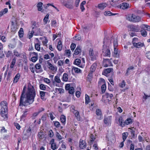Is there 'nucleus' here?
Listing matches in <instances>:
<instances>
[{
  "instance_id": "nucleus-1",
  "label": "nucleus",
  "mask_w": 150,
  "mask_h": 150,
  "mask_svg": "<svg viewBox=\"0 0 150 150\" xmlns=\"http://www.w3.org/2000/svg\"><path fill=\"white\" fill-rule=\"evenodd\" d=\"M35 95V92L33 86L28 85L25 96H24L22 101L20 102L19 106H27L32 104L34 101Z\"/></svg>"
},
{
  "instance_id": "nucleus-2",
  "label": "nucleus",
  "mask_w": 150,
  "mask_h": 150,
  "mask_svg": "<svg viewBox=\"0 0 150 150\" xmlns=\"http://www.w3.org/2000/svg\"><path fill=\"white\" fill-rule=\"evenodd\" d=\"M7 104L6 101H3L0 104V113L1 116L4 118L7 117Z\"/></svg>"
},
{
  "instance_id": "nucleus-3",
  "label": "nucleus",
  "mask_w": 150,
  "mask_h": 150,
  "mask_svg": "<svg viewBox=\"0 0 150 150\" xmlns=\"http://www.w3.org/2000/svg\"><path fill=\"white\" fill-rule=\"evenodd\" d=\"M138 39L134 38L133 39L132 42L133 46L137 48H140L142 47H143L144 45V44L143 43L137 42Z\"/></svg>"
},
{
  "instance_id": "nucleus-4",
  "label": "nucleus",
  "mask_w": 150,
  "mask_h": 150,
  "mask_svg": "<svg viewBox=\"0 0 150 150\" xmlns=\"http://www.w3.org/2000/svg\"><path fill=\"white\" fill-rule=\"evenodd\" d=\"M103 54L104 56L110 57V51L108 47L106 46H103Z\"/></svg>"
},
{
  "instance_id": "nucleus-5",
  "label": "nucleus",
  "mask_w": 150,
  "mask_h": 150,
  "mask_svg": "<svg viewBox=\"0 0 150 150\" xmlns=\"http://www.w3.org/2000/svg\"><path fill=\"white\" fill-rule=\"evenodd\" d=\"M65 6L69 9H73L74 8L73 1L72 0H69L66 2L64 4Z\"/></svg>"
},
{
  "instance_id": "nucleus-6",
  "label": "nucleus",
  "mask_w": 150,
  "mask_h": 150,
  "mask_svg": "<svg viewBox=\"0 0 150 150\" xmlns=\"http://www.w3.org/2000/svg\"><path fill=\"white\" fill-rule=\"evenodd\" d=\"M47 64L48 68L52 71H57V67L56 66H54L53 65L49 62V60L47 61Z\"/></svg>"
},
{
  "instance_id": "nucleus-7",
  "label": "nucleus",
  "mask_w": 150,
  "mask_h": 150,
  "mask_svg": "<svg viewBox=\"0 0 150 150\" xmlns=\"http://www.w3.org/2000/svg\"><path fill=\"white\" fill-rule=\"evenodd\" d=\"M96 114L97 115V118L98 120H101L103 119V116L101 110L98 109L96 110Z\"/></svg>"
},
{
  "instance_id": "nucleus-8",
  "label": "nucleus",
  "mask_w": 150,
  "mask_h": 150,
  "mask_svg": "<svg viewBox=\"0 0 150 150\" xmlns=\"http://www.w3.org/2000/svg\"><path fill=\"white\" fill-rule=\"evenodd\" d=\"M130 28L132 31L136 32L139 31L140 29L139 26L138 25H131L130 26Z\"/></svg>"
},
{
  "instance_id": "nucleus-9",
  "label": "nucleus",
  "mask_w": 150,
  "mask_h": 150,
  "mask_svg": "<svg viewBox=\"0 0 150 150\" xmlns=\"http://www.w3.org/2000/svg\"><path fill=\"white\" fill-rule=\"evenodd\" d=\"M89 54L91 57V60H95L96 59L97 55L96 54H94L93 50L91 49L89 50Z\"/></svg>"
},
{
  "instance_id": "nucleus-10",
  "label": "nucleus",
  "mask_w": 150,
  "mask_h": 150,
  "mask_svg": "<svg viewBox=\"0 0 150 150\" xmlns=\"http://www.w3.org/2000/svg\"><path fill=\"white\" fill-rule=\"evenodd\" d=\"M61 82V81L59 77L58 76H56L54 77V81L53 82V84L54 85L57 86V84L56 83H59Z\"/></svg>"
},
{
  "instance_id": "nucleus-11",
  "label": "nucleus",
  "mask_w": 150,
  "mask_h": 150,
  "mask_svg": "<svg viewBox=\"0 0 150 150\" xmlns=\"http://www.w3.org/2000/svg\"><path fill=\"white\" fill-rule=\"evenodd\" d=\"M111 117H110L105 118L104 120V123L107 126L110 125L111 123Z\"/></svg>"
},
{
  "instance_id": "nucleus-12",
  "label": "nucleus",
  "mask_w": 150,
  "mask_h": 150,
  "mask_svg": "<svg viewBox=\"0 0 150 150\" xmlns=\"http://www.w3.org/2000/svg\"><path fill=\"white\" fill-rule=\"evenodd\" d=\"M129 7V4L127 3H123L120 5V8L123 9H127Z\"/></svg>"
},
{
  "instance_id": "nucleus-13",
  "label": "nucleus",
  "mask_w": 150,
  "mask_h": 150,
  "mask_svg": "<svg viewBox=\"0 0 150 150\" xmlns=\"http://www.w3.org/2000/svg\"><path fill=\"white\" fill-rule=\"evenodd\" d=\"M67 87H68V89L69 90V92L70 94H73L74 92V88L73 87H70V85L69 84L66 85Z\"/></svg>"
},
{
  "instance_id": "nucleus-14",
  "label": "nucleus",
  "mask_w": 150,
  "mask_h": 150,
  "mask_svg": "<svg viewBox=\"0 0 150 150\" xmlns=\"http://www.w3.org/2000/svg\"><path fill=\"white\" fill-rule=\"evenodd\" d=\"M20 74L18 73L17 74L13 79V82L14 83H17L20 79Z\"/></svg>"
},
{
  "instance_id": "nucleus-15",
  "label": "nucleus",
  "mask_w": 150,
  "mask_h": 150,
  "mask_svg": "<svg viewBox=\"0 0 150 150\" xmlns=\"http://www.w3.org/2000/svg\"><path fill=\"white\" fill-rule=\"evenodd\" d=\"M107 6L105 3H103L99 4L98 6V8L100 10H103Z\"/></svg>"
},
{
  "instance_id": "nucleus-16",
  "label": "nucleus",
  "mask_w": 150,
  "mask_h": 150,
  "mask_svg": "<svg viewBox=\"0 0 150 150\" xmlns=\"http://www.w3.org/2000/svg\"><path fill=\"white\" fill-rule=\"evenodd\" d=\"M97 65L96 63H93L90 68V72H93L95 71L96 68L97 67Z\"/></svg>"
},
{
  "instance_id": "nucleus-17",
  "label": "nucleus",
  "mask_w": 150,
  "mask_h": 150,
  "mask_svg": "<svg viewBox=\"0 0 150 150\" xmlns=\"http://www.w3.org/2000/svg\"><path fill=\"white\" fill-rule=\"evenodd\" d=\"M134 14H130L127 17V19L131 22H133V19H134Z\"/></svg>"
},
{
  "instance_id": "nucleus-18",
  "label": "nucleus",
  "mask_w": 150,
  "mask_h": 150,
  "mask_svg": "<svg viewBox=\"0 0 150 150\" xmlns=\"http://www.w3.org/2000/svg\"><path fill=\"white\" fill-rule=\"evenodd\" d=\"M141 18L138 16H136L135 15L134 16V19H133V22L136 23V22H138L141 21Z\"/></svg>"
},
{
  "instance_id": "nucleus-19",
  "label": "nucleus",
  "mask_w": 150,
  "mask_h": 150,
  "mask_svg": "<svg viewBox=\"0 0 150 150\" xmlns=\"http://www.w3.org/2000/svg\"><path fill=\"white\" fill-rule=\"evenodd\" d=\"M26 88V87L25 86H24L23 87L22 92V94L21 96L20 99V102L22 101V99H23L24 96H25V91Z\"/></svg>"
},
{
  "instance_id": "nucleus-20",
  "label": "nucleus",
  "mask_w": 150,
  "mask_h": 150,
  "mask_svg": "<svg viewBox=\"0 0 150 150\" xmlns=\"http://www.w3.org/2000/svg\"><path fill=\"white\" fill-rule=\"evenodd\" d=\"M79 147L83 149L86 147V144L85 142H83V140L82 139H80L79 143Z\"/></svg>"
},
{
  "instance_id": "nucleus-21",
  "label": "nucleus",
  "mask_w": 150,
  "mask_h": 150,
  "mask_svg": "<svg viewBox=\"0 0 150 150\" xmlns=\"http://www.w3.org/2000/svg\"><path fill=\"white\" fill-rule=\"evenodd\" d=\"M81 53V49L80 46H78L75 50L74 54L76 55H78Z\"/></svg>"
},
{
  "instance_id": "nucleus-22",
  "label": "nucleus",
  "mask_w": 150,
  "mask_h": 150,
  "mask_svg": "<svg viewBox=\"0 0 150 150\" xmlns=\"http://www.w3.org/2000/svg\"><path fill=\"white\" fill-rule=\"evenodd\" d=\"M119 121L120 125L121 126L123 127L125 126V122H124V120L122 117H120L119 118Z\"/></svg>"
},
{
  "instance_id": "nucleus-23",
  "label": "nucleus",
  "mask_w": 150,
  "mask_h": 150,
  "mask_svg": "<svg viewBox=\"0 0 150 150\" xmlns=\"http://www.w3.org/2000/svg\"><path fill=\"white\" fill-rule=\"evenodd\" d=\"M62 79L63 81H67L68 80V74L64 73L63 75Z\"/></svg>"
},
{
  "instance_id": "nucleus-24",
  "label": "nucleus",
  "mask_w": 150,
  "mask_h": 150,
  "mask_svg": "<svg viewBox=\"0 0 150 150\" xmlns=\"http://www.w3.org/2000/svg\"><path fill=\"white\" fill-rule=\"evenodd\" d=\"M39 25L38 24V23H36V22H34L32 24V30H35L38 29Z\"/></svg>"
},
{
  "instance_id": "nucleus-25",
  "label": "nucleus",
  "mask_w": 150,
  "mask_h": 150,
  "mask_svg": "<svg viewBox=\"0 0 150 150\" xmlns=\"http://www.w3.org/2000/svg\"><path fill=\"white\" fill-rule=\"evenodd\" d=\"M60 120L61 122L64 125H65L66 121V117L64 115H62L60 117Z\"/></svg>"
},
{
  "instance_id": "nucleus-26",
  "label": "nucleus",
  "mask_w": 150,
  "mask_h": 150,
  "mask_svg": "<svg viewBox=\"0 0 150 150\" xmlns=\"http://www.w3.org/2000/svg\"><path fill=\"white\" fill-rule=\"evenodd\" d=\"M43 4L41 2H39L37 4L38 10V11H41L42 9Z\"/></svg>"
},
{
  "instance_id": "nucleus-27",
  "label": "nucleus",
  "mask_w": 150,
  "mask_h": 150,
  "mask_svg": "<svg viewBox=\"0 0 150 150\" xmlns=\"http://www.w3.org/2000/svg\"><path fill=\"white\" fill-rule=\"evenodd\" d=\"M8 10L7 8H5L2 11H0V17H1L4 14H6L8 12Z\"/></svg>"
},
{
  "instance_id": "nucleus-28",
  "label": "nucleus",
  "mask_w": 150,
  "mask_h": 150,
  "mask_svg": "<svg viewBox=\"0 0 150 150\" xmlns=\"http://www.w3.org/2000/svg\"><path fill=\"white\" fill-rule=\"evenodd\" d=\"M16 58L14 57L13 59L12 60L11 62V64L10 66V67L11 68H13L14 67V66L16 64Z\"/></svg>"
},
{
  "instance_id": "nucleus-29",
  "label": "nucleus",
  "mask_w": 150,
  "mask_h": 150,
  "mask_svg": "<svg viewBox=\"0 0 150 150\" xmlns=\"http://www.w3.org/2000/svg\"><path fill=\"white\" fill-rule=\"evenodd\" d=\"M34 30H35L34 35H41V31L39 28Z\"/></svg>"
},
{
  "instance_id": "nucleus-30",
  "label": "nucleus",
  "mask_w": 150,
  "mask_h": 150,
  "mask_svg": "<svg viewBox=\"0 0 150 150\" xmlns=\"http://www.w3.org/2000/svg\"><path fill=\"white\" fill-rule=\"evenodd\" d=\"M57 48L59 51H60L62 48V45L61 40H59L58 42Z\"/></svg>"
},
{
  "instance_id": "nucleus-31",
  "label": "nucleus",
  "mask_w": 150,
  "mask_h": 150,
  "mask_svg": "<svg viewBox=\"0 0 150 150\" xmlns=\"http://www.w3.org/2000/svg\"><path fill=\"white\" fill-rule=\"evenodd\" d=\"M74 70L75 73H81V71L78 68L73 67L72 69V71Z\"/></svg>"
},
{
  "instance_id": "nucleus-32",
  "label": "nucleus",
  "mask_w": 150,
  "mask_h": 150,
  "mask_svg": "<svg viewBox=\"0 0 150 150\" xmlns=\"http://www.w3.org/2000/svg\"><path fill=\"white\" fill-rule=\"evenodd\" d=\"M18 35L19 37L21 38L23 37V29L21 28L18 32Z\"/></svg>"
},
{
  "instance_id": "nucleus-33",
  "label": "nucleus",
  "mask_w": 150,
  "mask_h": 150,
  "mask_svg": "<svg viewBox=\"0 0 150 150\" xmlns=\"http://www.w3.org/2000/svg\"><path fill=\"white\" fill-rule=\"evenodd\" d=\"M85 104L86 105L88 104L90 102V99L89 96L87 94L85 95Z\"/></svg>"
},
{
  "instance_id": "nucleus-34",
  "label": "nucleus",
  "mask_w": 150,
  "mask_h": 150,
  "mask_svg": "<svg viewBox=\"0 0 150 150\" xmlns=\"http://www.w3.org/2000/svg\"><path fill=\"white\" fill-rule=\"evenodd\" d=\"M113 56L115 57H118L119 56V54H118L117 49L116 48V47H114V51Z\"/></svg>"
},
{
  "instance_id": "nucleus-35",
  "label": "nucleus",
  "mask_w": 150,
  "mask_h": 150,
  "mask_svg": "<svg viewBox=\"0 0 150 150\" xmlns=\"http://www.w3.org/2000/svg\"><path fill=\"white\" fill-rule=\"evenodd\" d=\"M112 70V69L111 68H108L105 69L104 71V74H103H103L105 75L106 76L108 73L110 72Z\"/></svg>"
},
{
  "instance_id": "nucleus-36",
  "label": "nucleus",
  "mask_w": 150,
  "mask_h": 150,
  "mask_svg": "<svg viewBox=\"0 0 150 150\" xmlns=\"http://www.w3.org/2000/svg\"><path fill=\"white\" fill-rule=\"evenodd\" d=\"M140 32L142 36L145 37L146 36L147 33L146 30H141Z\"/></svg>"
},
{
  "instance_id": "nucleus-37",
  "label": "nucleus",
  "mask_w": 150,
  "mask_h": 150,
  "mask_svg": "<svg viewBox=\"0 0 150 150\" xmlns=\"http://www.w3.org/2000/svg\"><path fill=\"white\" fill-rule=\"evenodd\" d=\"M46 93V92L43 91H40V97L42 99H44Z\"/></svg>"
},
{
  "instance_id": "nucleus-38",
  "label": "nucleus",
  "mask_w": 150,
  "mask_h": 150,
  "mask_svg": "<svg viewBox=\"0 0 150 150\" xmlns=\"http://www.w3.org/2000/svg\"><path fill=\"white\" fill-rule=\"evenodd\" d=\"M128 133L127 132H124L122 134V138L123 140V142H124L126 139L127 137L128 136Z\"/></svg>"
},
{
  "instance_id": "nucleus-39",
  "label": "nucleus",
  "mask_w": 150,
  "mask_h": 150,
  "mask_svg": "<svg viewBox=\"0 0 150 150\" xmlns=\"http://www.w3.org/2000/svg\"><path fill=\"white\" fill-rule=\"evenodd\" d=\"M81 62V61L80 59H76L74 62V63L78 66L80 65Z\"/></svg>"
},
{
  "instance_id": "nucleus-40",
  "label": "nucleus",
  "mask_w": 150,
  "mask_h": 150,
  "mask_svg": "<svg viewBox=\"0 0 150 150\" xmlns=\"http://www.w3.org/2000/svg\"><path fill=\"white\" fill-rule=\"evenodd\" d=\"M104 14L105 16H110L111 15H115V14L113 13L110 11H106L104 12Z\"/></svg>"
},
{
  "instance_id": "nucleus-41",
  "label": "nucleus",
  "mask_w": 150,
  "mask_h": 150,
  "mask_svg": "<svg viewBox=\"0 0 150 150\" xmlns=\"http://www.w3.org/2000/svg\"><path fill=\"white\" fill-rule=\"evenodd\" d=\"M35 47L36 50L38 51H40V45L39 43L35 44Z\"/></svg>"
},
{
  "instance_id": "nucleus-42",
  "label": "nucleus",
  "mask_w": 150,
  "mask_h": 150,
  "mask_svg": "<svg viewBox=\"0 0 150 150\" xmlns=\"http://www.w3.org/2000/svg\"><path fill=\"white\" fill-rule=\"evenodd\" d=\"M132 121L131 119L130 118L127 119L125 121V125H128L132 123Z\"/></svg>"
},
{
  "instance_id": "nucleus-43",
  "label": "nucleus",
  "mask_w": 150,
  "mask_h": 150,
  "mask_svg": "<svg viewBox=\"0 0 150 150\" xmlns=\"http://www.w3.org/2000/svg\"><path fill=\"white\" fill-rule=\"evenodd\" d=\"M49 15L47 14L46 16H45V18L43 19V21L44 23H45V24H46L47 23V22L48 21V17L49 16Z\"/></svg>"
},
{
  "instance_id": "nucleus-44",
  "label": "nucleus",
  "mask_w": 150,
  "mask_h": 150,
  "mask_svg": "<svg viewBox=\"0 0 150 150\" xmlns=\"http://www.w3.org/2000/svg\"><path fill=\"white\" fill-rule=\"evenodd\" d=\"M119 85L120 87L122 88H124L125 86V82L124 80L122 81V82L120 83Z\"/></svg>"
},
{
  "instance_id": "nucleus-45",
  "label": "nucleus",
  "mask_w": 150,
  "mask_h": 150,
  "mask_svg": "<svg viewBox=\"0 0 150 150\" xmlns=\"http://www.w3.org/2000/svg\"><path fill=\"white\" fill-rule=\"evenodd\" d=\"M101 89L102 93H104L106 89V86L105 84H103L101 87Z\"/></svg>"
},
{
  "instance_id": "nucleus-46",
  "label": "nucleus",
  "mask_w": 150,
  "mask_h": 150,
  "mask_svg": "<svg viewBox=\"0 0 150 150\" xmlns=\"http://www.w3.org/2000/svg\"><path fill=\"white\" fill-rule=\"evenodd\" d=\"M134 67L132 66L130 67H129L127 70L126 73L125 74L127 76H128L129 74V71L131 70H133L134 69Z\"/></svg>"
},
{
  "instance_id": "nucleus-47",
  "label": "nucleus",
  "mask_w": 150,
  "mask_h": 150,
  "mask_svg": "<svg viewBox=\"0 0 150 150\" xmlns=\"http://www.w3.org/2000/svg\"><path fill=\"white\" fill-rule=\"evenodd\" d=\"M105 96L107 98H109L110 99H111L112 98L113 95L112 94L106 93L105 94Z\"/></svg>"
},
{
  "instance_id": "nucleus-48",
  "label": "nucleus",
  "mask_w": 150,
  "mask_h": 150,
  "mask_svg": "<svg viewBox=\"0 0 150 150\" xmlns=\"http://www.w3.org/2000/svg\"><path fill=\"white\" fill-rule=\"evenodd\" d=\"M13 53L14 55L17 57H20L21 56V54L16 50H14Z\"/></svg>"
},
{
  "instance_id": "nucleus-49",
  "label": "nucleus",
  "mask_w": 150,
  "mask_h": 150,
  "mask_svg": "<svg viewBox=\"0 0 150 150\" xmlns=\"http://www.w3.org/2000/svg\"><path fill=\"white\" fill-rule=\"evenodd\" d=\"M40 89L42 90H45L46 89L45 86L43 84H41L40 85Z\"/></svg>"
},
{
  "instance_id": "nucleus-50",
  "label": "nucleus",
  "mask_w": 150,
  "mask_h": 150,
  "mask_svg": "<svg viewBox=\"0 0 150 150\" xmlns=\"http://www.w3.org/2000/svg\"><path fill=\"white\" fill-rule=\"evenodd\" d=\"M54 125L57 128H59L60 127V124L59 122L55 121L54 122Z\"/></svg>"
},
{
  "instance_id": "nucleus-51",
  "label": "nucleus",
  "mask_w": 150,
  "mask_h": 150,
  "mask_svg": "<svg viewBox=\"0 0 150 150\" xmlns=\"http://www.w3.org/2000/svg\"><path fill=\"white\" fill-rule=\"evenodd\" d=\"M56 136L59 140H61L63 139V137H62L61 135L57 132V133Z\"/></svg>"
},
{
  "instance_id": "nucleus-52",
  "label": "nucleus",
  "mask_w": 150,
  "mask_h": 150,
  "mask_svg": "<svg viewBox=\"0 0 150 150\" xmlns=\"http://www.w3.org/2000/svg\"><path fill=\"white\" fill-rule=\"evenodd\" d=\"M147 26V25H145L144 24H142L140 26L141 30H145Z\"/></svg>"
},
{
  "instance_id": "nucleus-53",
  "label": "nucleus",
  "mask_w": 150,
  "mask_h": 150,
  "mask_svg": "<svg viewBox=\"0 0 150 150\" xmlns=\"http://www.w3.org/2000/svg\"><path fill=\"white\" fill-rule=\"evenodd\" d=\"M31 61L33 62H35L38 59V56H35L31 58Z\"/></svg>"
},
{
  "instance_id": "nucleus-54",
  "label": "nucleus",
  "mask_w": 150,
  "mask_h": 150,
  "mask_svg": "<svg viewBox=\"0 0 150 150\" xmlns=\"http://www.w3.org/2000/svg\"><path fill=\"white\" fill-rule=\"evenodd\" d=\"M64 90L62 88H56L55 91L56 92H58L59 93H61L62 92H63V91Z\"/></svg>"
},
{
  "instance_id": "nucleus-55",
  "label": "nucleus",
  "mask_w": 150,
  "mask_h": 150,
  "mask_svg": "<svg viewBox=\"0 0 150 150\" xmlns=\"http://www.w3.org/2000/svg\"><path fill=\"white\" fill-rule=\"evenodd\" d=\"M76 45L75 44L73 43H72L71 45V48L72 50H74L76 47Z\"/></svg>"
},
{
  "instance_id": "nucleus-56",
  "label": "nucleus",
  "mask_w": 150,
  "mask_h": 150,
  "mask_svg": "<svg viewBox=\"0 0 150 150\" xmlns=\"http://www.w3.org/2000/svg\"><path fill=\"white\" fill-rule=\"evenodd\" d=\"M113 45H114V47H116L117 45V39H114V40Z\"/></svg>"
},
{
  "instance_id": "nucleus-57",
  "label": "nucleus",
  "mask_w": 150,
  "mask_h": 150,
  "mask_svg": "<svg viewBox=\"0 0 150 150\" xmlns=\"http://www.w3.org/2000/svg\"><path fill=\"white\" fill-rule=\"evenodd\" d=\"M51 148L53 150H54L57 149L56 144H53L51 145Z\"/></svg>"
},
{
  "instance_id": "nucleus-58",
  "label": "nucleus",
  "mask_w": 150,
  "mask_h": 150,
  "mask_svg": "<svg viewBox=\"0 0 150 150\" xmlns=\"http://www.w3.org/2000/svg\"><path fill=\"white\" fill-rule=\"evenodd\" d=\"M53 132L52 130H50L49 131L48 135L50 137H52L53 136Z\"/></svg>"
},
{
  "instance_id": "nucleus-59",
  "label": "nucleus",
  "mask_w": 150,
  "mask_h": 150,
  "mask_svg": "<svg viewBox=\"0 0 150 150\" xmlns=\"http://www.w3.org/2000/svg\"><path fill=\"white\" fill-rule=\"evenodd\" d=\"M90 137L91 139V142H93L95 139V138L94 136L92 134H91L90 136Z\"/></svg>"
},
{
  "instance_id": "nucleus-60",
  "label": "nucleus",
  "mask_w": 150,
  "mask_h": 150,
  "mask_svg": "<svg viewBox=\"0 0 150 150\" xmlns=\"http://www.w3.org/2000/svg\"><path fill=\"white\" fill-rule=\"evenodd\" d=\"M57 23L56 21L54 20H52L51 22L52 26H55Z\"/></svg>"
},
{
  "instance_id": "nucleus-61",
  "label": "nucleus",
  "mask_w": 150,
  "mask_h": 150,
  "mask_svg": "<svg viewBox=\"0 0 150 150\" xmlns=\"http://www.w3.org/2000/svg\"><path fill=\"white\" fill-rule=\"evenodd\" d=\"M75 115V116L76 118V119H77L78 120H80V117L79 115V112H77L76 113V114Z\"/></svg>"
},
{
  "instance_id": "nucleus-62",
  "label": "nucleus",
  "mask_w": 150,
  "mask_h": 150,
  "mask_svg": "<svg viewBox=\"0 0 150 150\" xmlns=\"http://www.w3.org/2000/svg\"><path fill=\"white\" fill-rule=\"evenodd\" d=\"M65 53L66 55L70 56L71 54V51L70 50H65Z\"/></svg>"
},
{
  "instance_id": "nucleus-63",
  "label": "nucleus",
  "mask_w": 150,
  "mask_h": 150,
  "mask_svg": "<svg viewBox=\"0 0 150 150\" xmlns=\"http://www.w3.org/2000/svg\"><path fill=\"white\" fill-rule=\"evenodd\" d=\"M34 33H35V30H32L31 33H30L29 35V38H31L33 37V34H34Z\"/></svg>"
},
{
  "instance_id": "nucleus-64",
  "label": "nucleus",
  "mask_w": 150,
  "mask_h": 150,
  "mask_svg": "<svg viewBox=\"0 0 150 150\" xmlns=\"http://www.w3.org/2000/svg\"><path fill=\"white\" fill-rule=\"evenodd\" d=\"M146 56L149 59H150V51L146 52Z\"/></svg>"
}]
</instances>
